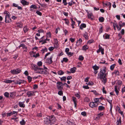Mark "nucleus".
I'll use <instances>...</instances> for the list:
<instances>
[{"label":"nucleus","mask_w":125,"mask_h":125,"mask_svg":"<svg viewBox=\"0 0 125 125\" xmlns=\"http://www.w3.org/2000/svg\"><path fill=\"white\" fill-rule=\"evenodd\" d=\"M66 77H63L61 78V80L62 81H65Z\"/></svg>","instance_id":"56"},{"label":"nucleus","mask_w":125,"mask_h":125,"mask_svg":"<svg viewBox=\"0 0 125 125\" xmlns=\"http://www.w3.org/2000/svg\"><path fill=\"white\" fill-rule=\"evenodd\" d=\"M71 26L73 28H74V25L75 24V22L73 21L72 19H71Z\"/></svg>","instance_id":"26"},{"label":"nucleus","mask_w":125,"mask_h":125,"mask_svg":"<svg viewBox=\"0 0 125 125\" xmlns=\"http://www.w3.org/2000/svg\"><path fill=\"white\" fill-rule=\"evenodd\" d=\"M64 20L65 21L66 24L67 25H68L69 24V21L68 20L66 19H64Z\"/></svg>","instance_id":"49"},{"label":"nucleus","mask_w":125,"mask_h":125,"mask_svg":"<svg viewBox=\"0 0 125 125\" xmlns=\"http://www.w3.org/2000/svg\"><path fill=\"white\" fill-rule=\"evenodd\" d=\"M88 48V47L87 45H84L83 47V49L84 50H86Z\"/></svg>","instance_id":"35"},{"label":"nucleus","mask_w":125,"mask_h":125,"mask_svg":"<svg viewBox=\"0 0 125 125\" xmlns=\"http://www.w3.org/2000/svg\"><path fill=\"white\" fill-rule=\"evenodd\" d=\"M74 3V2H73V1H70L68 3L69 5L71 6Z\"/></svg>","instance_id":"55"},{"label":"nucleus","mask_w":125,"mask_h":125,"mask_svg":"<svg viewBox=\"0 0 125 125\" xmlns=\"http://www.w3.org/2000/svg\"><path fill=\"white\" fill-rule=\"evenodd\" d=\"M83 57L82 55L80 56L79 58V59L80 61H82L83 59Z\"/></svg>","instance_id":"50"},{"label":"nucleus","mask_w":125,"mask_h":125,"mask_svg":"<svg viewBox=\"0 0 125 125\" xmlns=\"http://www.w3.org/2000/svg\"><path fill=\"white\" fill-rule=\"evenodd\" d=\"M76 69V68L75 67H74L73 68H71L70 69V71L72 73H74L75 72Z\"/></svg>","instance_id":"22"},{"label":"nucleus","mask_w":125,"mask_h":125,"mask_svg":"<svg viewBox=\"0 0 125 125\" xmlns=\"http://www.w3.org/2000/svg\"><path fill=\"white\" fill-rule=\"evenodd\" d=\"M58 94L60 95H62L63 94V92L62 91H59L58 93Z\"/></svg>","instance_id":"54"},{"label":"nucleus","mask_w":125,"mask_h":125,"mask_svg":"<svg viewBox=\"0 0 125 125\" xmlns=\"http://www.w3.org/2000/svg\"><path fill=\"white\" fill-rule=\"evenodd\" d=\"M63 85L62 83L61 82H57V87L58 89L59 90H62V89L63 88Z\"/></svg>","instance_id":"6"},{"label":"nucleus","mask_w":125,"mask_h":125,"mask_svg":"<svg viewBox=\"0 0 125 125\" xmlns=\"http://www.w3.org/2000/svg\"><path fill=\"white\" fill-rule=\"evenodd\" d=\"M83 36L86 39H88V34L86 32H85L83 34Z\"/></svg>","instance_id":"25"},{"label":"nucleus","mask_w":125,"mask_h":125,"mask_svg":"<svg viewBox=\"0 0 125 125\" xmlns=\"http://www.w3.org/2000/svg\"><path fill=\"white\" fill-rule=\"evenodd\" d=\"M39 56V54L38 53L37 54H36L35 53V55H34V57L36 58L37 57Z\"/></svg>","instance_id":"64"},{"label":"nucleus","mask_w":125,"mask_h":125,"mask_svg":"<svg viewBox=\"0 0 125 125\" xmlns=\"http://www.w3.org/2000/svg\"><path fill=\"white\" fill-rule=\"evenodd\" d=\"M105 36L104 38L105 39H108L109 38V35H108L107 34H105V35H104Z\"/></svg>","instance_id":"40"},{"label":"nucleus","mask_w":125,"mask_h":125,"mask_svg":"<svg viewBox=\"0 0 125 125\" xmlns=\"http://www.w3.org/2000/svg\"><path fill=\"white\" fill-rule=\"evenodd\" d=\"M23 30L24 32L25 33L28 31L29 29L27 27L25 26L23 28Z\"/></svg>","instance_id":"32"},{"label":"nucleus","mask_w":125,"mask_h":125,"mask_svg":"<svg viewBox=\"0 0 125 125\" xmlns=\"http://www.w3.org/2000/svg\"><path fill=\"white\" fill-rule=\"evenodd\" d=\"M116 125H121V118L120 117L119 119L117 120V122L116 123Z\"/></svg>","instance_id":"20"},{"label":"nucleus","mask_w":125,"mask_h":125,"mask_svg":"<svg viewBox=\"0 0 125 125\" xmlns=\"http://www.w3.org/2000/svg\"><path fill=\"white\" fill-rule=\"evenodd\" d=\"M70 40L72 42H73L75 40V39L74 38H70Z\"/></svg>","instance_id":"60"},{"label":"nucleus","mask_w":125,"mask_h":125,"mask_svg":"<svg viewBox=\"0 0 125 125\" xmlns=\"http://www.w3.org/2000/svg\"><path fill=\"white\" fill-rule=\"evenodd\" d=\"M21 2L23 5H28L29 4V2L25 0H21Z\"/></svg>","instance_id":"10"},{"label":"nucleus","mask_w":125,"mask_h":125,"mask_svg":"<svg viewBox=\"0 0 125 125\" xmlns=\"http://www.w3.org/2000/svg\"><path fill=\"white\" fill-rule=\"evenodd\" d=\"M67 54L69 56H72L73 54V53L71 52H69L67 53Z\"/></svg>","instance_id":"42"},{"label":"nucleus","mask_w":125,"mask_h":125,"mask_svg":"<svg viewBox=\"0 0 125 125\" xmlns=\"http://www.w3.org/2000/svg\"><path fill=\"white\" fill-rule=\"evenodd\" d=\"M31 66L32 68L34 70L35 72L38 67L37 65H34V64H31Z\"/></svg>","instance_id":"17"},{"label":"nucleus","mask_w":125,"mask_h":125,"mask_svg":"<svg viewBox=\"0 0 125 125\" xmlns=\"http://www.w3.org/2000/svg\"><path fill=\"white\" fill-rule=\"evenodd\" d=\"M36 92L35 91H28L27 93V94L28 95V97L35 95L34 93Z\"/></svg>","instance_id":"7"},{"label":"nucleus","mask_w":125,"mask_h":125,"mask_svg":"<svg viewBox=\"0 0 125 125\" xmlns=\"http://www.w3.org/2000/svg\"><path fill=\"white\" fill-rule=\"evenodd\" d=\"M24 102H19V104L20 107L23 108L25 107V105L24 104Z\"/></svg>","instance_id":"19"},{"label":"nucleus","mask_w":125,"mask_h":125,"mask_svg":"<svg viewBox=\"0 0 125 125\" xmlns=\"http://www.w3.org/2000/svg\"><path fill=\"white\" fill-rule=\"evenodd\" d=\"M42 62L41 61L38 62L37 63V65L39 66H41L42 65Z\"/></svg>","instance_id":"45"},{"label":"nucleus","mask_w":125,"mask_h":125,"mask_svg":"<svg viewBox=\"0 0 125 125\" xmlns=\"http://www.w3.org/2000/svg\"><path fill=\"white\" fill-rule=\"evenodd\" d=\"M89 78V77H87L86 78H85L84 79V81L85 82H87L88 81V79Z\"/></svg>","instance_id":"62"},{"label":"nucleus","mask_w":125,"mask_h":125,"mask_svg":"<svg viewBox=\"0 0 125 125\" xmlns=\"http://www.w3.org/2000/svg\"><path fill=\"white\" fill-rule=\"evenodd\" d=\"M122 82L121 81H117L116 83V85L115 86V91L117 95L118 94L119 90H120V85H121Z\"/></svg>","instance_id":"3"},{"label":"nucleus","mask_w":125,"mask_h":125,"mask_svg":"<svg viewBox=\"0 0 125 125\" xmlns=\"http://www.w3.org/2000/svg\"><path fill=\"white\" fill-rule=\"evenodd\" d=\"M36 13L37 14L40 16H41L42 15V13L39 11H37L36 12Z\"/></svg>","instance_id":"53"},{"label":"nucleus","mask_w":125,"mask_h":125,"mask_svg":"<svg viewBox=\"0 0 125 125\" xmlns=\"http://www.w3.org/2000/svg\"><path fill=\"white\" fill-rule=\"evenodd\" d=\"M50 52L46 53L44 58V59L47 58L45 62V63L49 64H51L53 62L52 59L53 57V55H51L50 56Z\"/></svg>","instance_id":"2"},{"label":"nucleus","mask_w":125,"mask_h":125,"mask_svg":"<svg viewBox=\"0 0 125 125\" xmlns=\"http://www.w3.org/2000/svg\"><path fill=\"white\" fill-rule=\"evenodd\" d=\"M37 116L39 117H41L42 116V114L41 113H38L37 114Z\"/></svg>","instance_id":"58"},{"label":"nucleus","mask_w":125,"mask_h":125,"mask_svg":"<svg viewBox=\"0 0 125 125\" xmlns=\"http://www.w3.org/2000/svg\"><path fill=\"white\" fill-rule=\"evenodd\" d=\"M20 124L22 125H23L25 124V122L24 120H22L20 122Z\"/></svg>","instance_id":"47"},{"label":"nucleus","mask_w":125,"mask_h":125,"mask_svg":"<svg viewBox=\"0 0 125 125\" xmlns=\"http://www.w3.org/2000/svg\"><path fill=\"white\" fill-rule=\"evenodd\" d=\"M13 82H14V80H9L6 79L4 81V82L6 83H10Z\"/></svg>","instance_id":"15"},{"label":"nucleus","mask_w":125,"mask_h":125,"mask_svg":"<svg viewBox=\"0 0 125 125\" xmlns=\"http://www.w3.org/2000/svg\"><path fill=\"white\" fill-rule=\"evenodd\" d=\"M23 81L22 80H17L14 82V83L15 84H21V83H23Z\"/></svg>","instance_id":"18"},{"label":"nucleus","mask_w":125,"mask_h":125,"mask_svg":"<svg viewBox=\"0 0 125 125\" xmlns=\"http://www.w3.org/2000/svg\"><path fill=\"white\" fill-rule=\"evenodd\" d=\"M112 75H113L117 76L119 75V71L117 70H115L114 72L112 73Z\"/></svg>","instance_id":"11"},{"label":"nucleus","mask_w":125,"mask_h":125,"mask_svg":"<svg viewBox=\"0 0 125 125\" xmlns=\"http://www.w3.org/2000/svg\"><path fill=\"white\" fill-rule=\"evenodd\" d=\"M107 101L110 104V107H111V108H112V102L111 100L107 99Z\"/></svg>","instance_id":"31"},{"label":"nucleus","mask_w":125,"mask_h":125,"mask_svg":"<svg viewBox=\"0 0 125 125\" xmlns=\"http://www.w3.org/2000/svg\"><path fill=\"white\" fill-rule=\"evenodd\" d=\"M100 98H96L94 99V103H95V104H97L96 105L94 104V107L97 106L98 105L97 104L100 103V101L99 100Z\"/></svg>","instance_id":"8"},{"label":"nucleus","mask_w":125,"mask_h":125,"mask_svg":"<svg viewBox=\"0 0 125 125\" xmlns=\"http://www.w3.org/2000/svg\"><path fill=\"white\" fill-rule=\"evenodd\" d=\"M103 31V27L102 26H101L99 30V31L100 33H101Z\"/></svg>","instance_id":"41"},{"label":"nucleus","mask_w":125,"mask_h":125,"mask_svg":"<svg viewBox=\"0 0 125 125\" xmlns=\"http://www.w3.org/2000/svg\"><path fill=\"white\" fill-rule=\"evenodd\" d=\"M63 2L65 5H66L67 4V3L66 2V0H63Z\"/></svg>","instance_id":"59"},{"label":"nucleus","mask_w":125,"mask_h":125,"mask_svg":"<svg viewBox=\"0 0 125 125\" xmlns=\"http://www.w3.org/2000/svg\"><path fill=\"white\" fill-rule=\"evenodd\" d=\"M99 20L100 22H102L104 21V19L103 17H101L99 18Z\"/></svg>","instance_id":"38"},{"label":"nucleus","mask_w":125,"mask_h":125,"mask_svg":"<svg viewBox=\"0 0 125 125\" xmlns=\"http://www.w3.org/2000/svg\"><path fill=\"white\" fill-rule=\"evenodd\" d=\"M35 72L36 73H43L44 72L43 69L41 68L38 67Z\"/></svg>","instance_id":"4"},{"label":"nucleus","mask_w":125,"mask_h":125,"mask_svg":"<svg viewBox=\"0 0 125 125\" xmlns=\"http://www.w3.org/2000/svg\"><path fill=\"white\" fill-rule=\"evenodd\" d=\"M105 5H106L109 8V10H110V8L111 6V4L109 2H107L106 4H105Z\"/></svg>","instance_id":"29"},{"label":"nucleus","mask_w":125,"mask_h":125,"mask_svg":"<svg viewBox=\"0 0 125 125\" xmlns=\"http://www.w3.org/2000/svg\"><path fill=\"white\" fill-rule=\"evenodd\" d=\"M73 100L74 102V105L75 107L76 106V98L75 97H73Z\"/></svg>","instance_id":"30"},{"label":"nucleus","mask_w":125,"mask_h":125,"mask_svg":"<svg viewBox=\"0 0 125 125\" xmlns=\"http://www.w3.org/2000/svg\"><path fill=\"white\" fill-rule=\"evenodd\" d=\"M86 26L85 24L83 23L81 24L80 28V29L82 30L83 28H85L86 27Z\"/></svg>","instance_id":"23"},{"label":"nucleus","mask_w":125,"mask_h":125,"mask_svg":"<svg viewBox=\"0 0 125 125\" xmlns=\"http://www.w3.org/2000/svg\"><path fill=\"white\" fill-rule=\"evenodd\" d=\"M4 95L7 97H8L9 96V94L8 92H5L4 94Z\"/></svg>","instance_id":"52"},{"label":"nucleus","mask_w":125,"mask_h":125,"mask_svg":"<svg viewBox=\"0 0 125 125\" xmlns=\"http://www.w3.org/2000/svg\"><path fill=\"white\" fill-rule=\"evenodd\" d=\"M115 65V64H114L112 65L110 67V69L111 70H113Z\"/></svg>","instance_id":"39"},{"label":"nucleus","mask_w":125,"mask_h":125,"mask_svg":"<svg viewBox=\"0 0 125 125\" xmlns=\"http://www.w3.org/2000/svg\"><path fill=\"white\" fill-rule=\"evenodd\" d=\"M99 66H97L96 65H94V73L97 74L98 72V70L99 69Z\"/></svg>","instance_id":"9"},{"label":"nucleus","mask_w":125,"mask_h":125,"mask_svg":"<svg viewBox=\"0 0 125 125\" xmlns=\"http://www.w3.org/2000/svg\"><path fill=\"white\" fill-rule=\"evenodd\" d=\"M63 59L64 62H67L68 61V59L67 58H64Z\"/></svg>","instance_id":"57"},{"label":"nucleus","mask_w":125,"mask_h":125,"mask_svg":"<svg viewBox=\"0 0 125 125\" xmlns=\"http://www.w3.org/2000/svg\"><path fill=\"white\" fill-rule=\"evenodd\" d=\"M35 53L34 52V51H31L30 52V54L31 57H34Z\"/></svg>","instance_id":"24"},{"label":"nucleus","mask_w":125,"mask_h":125,"mask_svg":"<svg viewBox=\"0 0 125 125\" xmlns=\"http://www.w3.org/2000/svg\"><path fill=\"white\" fill-rule=\"evenodd\" d=\"M104 107L102 106H100L98 107V110H102L104 109Z\"/></svg>","instance_id":"37"},{"label":"nucleus","mask_w":125,"mask_h":125,"mask_svg":"<svg viewBox=\"0 0 125 125\" xmlns=\"http://www.w3.org/2000/svg\"><path fill=\"white\" fill-rule=\"evenodd\" d=\"M93 40H89L87 42V44H90L91 43H93Z\"/></svg>","instance_id":"46"},{"label":"nucleus","mask_w":125,"mask_h":125,"mask_svg":"<svg viewBox=\"0 0 125 125\" xmlns=\"http://www.w3.org/2000/svg\"><path fill=\"white\" fill-rule=\"evenodd\" d=\"M89 106L92 108L94 107V102H91L89 104Z\"/></svg>","instance_id":"36"},{"label":"nucleus","mask_w":125,"mask_h":125,"mask_svg":"<svg viewBox=\"0 0 125 125\" xmlns=\"http://www.w3.org/2000/svg\"><path fill=\"white\" fill-rule=\"evenodd\" d=\"M99 50L100 52H101V53L102 54H104V49H103L102 48V47L99 46Z\"/></svg>","instance_id":"27"},{"label":"nucleus","mask_w":125,"mask_h":125,"mask_svg":"<svg viewBox=\"0 0 125 125\" xmlns=\"http://www.w3.org/2000/svg\"><path fill=\"white\" fill-rule=\"evenodd\" d=\"M16 25L18 27L21 28L22 27L23 24L21 22H18L16 23Z\"/></svg>","instance_id":"14"},{"label":"nucleus","mask_w":125,"mask_h":125,"mask_svg":"<svg viewBox=\"0 0 125 125\" xmlns=\"http://www.w3.org/2000/svg\"><path fill=\"white\" fill-rule=\"evenodd\" d=\"M51 34L50 32H48L46 34V36L47 38L50 37H51Z\"/></svg>","instance_id":"43"},{"label":"nucleus","mask_w":125,"mask_h":125,"mask_svg":"<svg viewBox=\"0 0 125 125\" xmlns=\"http://www.w3.org/2000/svg\"><path fill=\"white\" fill-rule=\"evenodd\" d=\"M53 49L54 48L52 47H51L49 48V50L50 51H52Z\"/></svg>","instance_id":"61"},{"label":"nucleus","mask_w":125,"mask_h":125,"mask_svg":"<svg viewBox=\"0 0 125 125\" xmlns=\"http://www.w3.org/2000/svg\"><path fill=\"white\" fill-rule=\"evenodd\" d=\"M125 25L124 22L123 23L121 21H120L119 22V25L121 27L124 26Z\"/></svg>","instance_id":"28"},{"label":"nucleus","mask_w":125,"mask_h":125,"mask_svg":"<svg viewBox=\"0 0 125 125\" xmlns=\"http://www.w3.org/2000/svg\"><path fill=\"white\" fill-rule=\"evenodd\" d=\"M57 73L58 75H61L63 74L64 73L62 71L60 70L58 71Z\"/></svg>","instance_id":"33"},{"label":"nucleus","mask_w":125,"mask_h":125,"mask_svg":"<svg viewBox=\"0 0 125 125\" xmlns=\"http://www.w3.org/2000/svg\"><path fill=\"white\" fill-rule=\"evenodd\" d=\"M82 42V40L80 38L79 39V40L77 41L76 43H79V44H81Z\"/></svg>","instance_id":"44"},{"label":"nucleus","mask_w":125,"mask_h":125,"mask_svg":"<svg viewBox=\"0 0 125 125\" xmlns=\"http://www.w3.org/2000/svg\"><path fill=\"white\" fill-rule=\"evenodd\" d=\"M22 47L23 49H26L27 48V47L25 45V44H21L19 46L20 48V47Z\"/></svg>","instance_id":"34"},{"label":"nucleus","mask_w":125,"mask_h":125,"mask_svg":"<svg viewBox=\"0 0 125 125\" xmlns=\"http://www.w3.org/2000/svg\"><path fill=\"white\" fill-rule=\"evenodd\" d=\"M38 88V86L37 85L34 84L33 85V88L34 89H36Z\"/></svg>","instance_id":"63"},{"label":"nucleus","mask_w":125,"mask_h":125,"mask_svg":"<svg viewBox=\"0 0 125 125\" xmlns=\"http://www.w3.org/2000/svg\"><path fill=\"white\" fill-rule=\"evenodd\" d=\"M51 121L50 119H48L47 118H45V120L44 121V123L47 125H48L50 124Z\"/></svg>","instance_id":"13"},{"label":"nucleus","mask_w":125,"mask_h":125,"mask_svg":"<svg viewBox=\"0 0 125 125\" xmlns=\"http://www.w3.org/2000/svg\"><path fill=\"white\" fill-rule=\"evenodd\" d=\"M106 71V68L104 67L101 69L100 73L98 74L99 77L104 83H105L106 81V79L105 77L106 75V74L105 73Z\"/></svg>","instance_id":"1"},{"label":"nucleus","mask_w":125,"mask_h":125,"mask_svg":"<svg viewBox=\"0 0 125 125\" xmlns=\"http://www.w3.org/2000/svg\"><path fill=\"white\" fill-rule=\"evenodd\" d=\"M104 115V113H101L99 114L98 115V118H100L101 116L103 115Z\"/></svg>","instance_id":"48"},{"label":"nucleus","mask_w":125,"mask_h":125,"mask_svg":"<svg viewBox=\"0 0 125 125\" xmlns=\"http://www.w3.org/2000/svg\"><path fill=\"white\" fill-rule=\"evenodd\" d=\"M21 71L19 69L12 70L10 72L13 74H17L20 73Z\"/></svg>","instance_id":"5"},{"label":"nucleus","mask_w":125,"mask_h":125,"mask_svg":"<svg viewBox=\"0 0 125 125\" xmlns=\"http://www.w3.org/2000/svg\"><path fill=\"white\" fill-rule=\"evenodd\" d=\"M11 22V20L10 17L5 18V22L6 23H10Z\"/></svg>","instance_id":"16"},{"label":"nucleus","mask_w":125,"mask_h":125,"mask_svg":"<svg viewBox=\"0 0 125 125\" xmlns=\"http://www.w3.org/2000/svg\"><path fill=\"white\" fill-rule=\"evenodd\" d=\"M28 79L29 82H30L31 81L32 78L30 76H28Z\"/></svg>","instance_id":"51"},{"label":"nucleus","mask_w":125,"mask_h":125,"mask_svg":"<svg viewBox=\"0 0 125 125\" xmlns=\"http://www.w3.org/2000/svg\"><path fill=\"white\" fill-rule=\"evenodd\" d=\"M88 17L89 19H91V20H93L94 16L92 13H88Z\"/></svg>","instance_id":"12"},{"label":"nucleus","mask_w":125,"mask_h":125,"mask_svg":"<svg viewBox=\"0 0 125 125\" xmlns=\"http://www.w3.org/2000/svg\"><path fill=\"white\" fill-rule=\"evenodd\" d=\"M30 8L31 9L30 10H32L33 9H36L37 8V7L34 5H32L30 6Z\"/></svg>","instance_id":"21"}]
</instances>
